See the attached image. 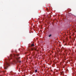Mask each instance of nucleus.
Segmentation results:
<instances>
[{
	"instance_id": "obj_10",
	"label": "nucleus",
	"mask_w": 76,
	"mask_h": 76,
	"mask_svg": "<svg viewBox=\"0 0 76 76\" xmlns=\"http://www.w3.org/2000/svg\"><path fill=\"white\" fill-rule=\"evenodd\" d=\"M20 63H21V61H20Z\"/></svg>"
},
{
	"instance_id": "obj_1",
	"label": "nucleus",
	"mask_w": 76,
	"mask_h": 76,
	"mask_svg": "<svg viewBox=\"0 0 76 76\" xmlns=\"http://www.w3.org/2000/svg\"><path fill=\"white\" fill-rule=\"evenodd\" d=\"M13 56L14 57V58H15V62H16V63H18V62H19V58H20V57H18V56H19V54H16V55H15V54H14Z\"/></svg>"
},
{
	"instance_id": "obj_6",
	"label": "nucleus",
	"mask_w": 76,
	"mask_h": 76,
	"mask_svg": "<svg viewBox=\"0 0 76 76\" xmlns=\"http://www.w3.org/2000/svg\"><path fill=\"white\" fill-rule=\"evenodd\" d=\"M51 37V34H50L49 35V37Z\"/></svg>"
},
{
	"instance_id": "obj_7",
	"label": "nucleus",
	"mask_w": 76,
	"mask_h": 76,
	"mask_svg": "<svg viewBox=\"0 0 76 76\" xmlns=\"http://www.w3.org/2000/svg\"><path fill=\"white\" fill-rule=\"evenodd\" d=\"M31 49L32 51H33V50H34V48H31Z\"/></svg>"
},
{
	"instance_id": "obj_9",
	"label": "nucleus",
	"mask_w": 76,
	"mask_h": 76,
	"mask_svg": "<svg viewBox=\"0 0 76 76\" xmlns=\"http://www.w3.org/2000/svg\"><path fill=\"white\" fill-rule=\"evenodd\" d=\"M34 50H35V51L37 50V49L34 48Z\"/></svg>"
},
{
	"instance_id": "obj_3",
	"label": "nucleus",
	"mask_w": 76,
	"mask_h": 76,
	"mask_svg": "<svg viewBox=\"0 0 76 76\" xmlns=\"http://www.w3.org/2000/svg\"><path fill=\"white\" fill-rule=\"evenodd\" d=\"M12 54H11L10 55V57H8V58L9 60H10V59H12Z\"/></svg>"
},
{
	"instance_id": "obj_8",
	"label": "nucleus",
	"mask_w": 76,
	"mask_h": 76,
	"mask_svg": "<svg viewBox=\"0 0 76 76\" xmlns=\"http://www.w3.org/2000/svg\"><path fill=\"white\" fill-rule=\"evenodd\" d=\"M66 52H69V51H67V50H66Z\"/></svg>"
},
{
	"instance_id": "obj_2",
	"label": "nucleus",
	"mask_w": 76,
	"mask_h": 76,
	"mask_svg": "<svg viewBox=\"0 0 76 76\" xmlns=\"http://www.w3.org/2000/svg\"><path fill=\"white\" fill-rule=\"evenodd\" d=\"M9 63H8L7 62H6L5 64L4 65V69H7V67H8V66H9L10 65L9 64Z\"/></svg>"
},
{
	"instance_id": "obj_4",
	"label": "nucleus",
	"mask_w": 76,
	"mask_h": 76,
	"mask_svg": "<svg viewBox=\"0 0 76 76\" xmlns=\"http://www.w3.org/2000/svg\"><path fill=\"white\" fill-rule=\"evenodd\" d=\"M34 45H34V44H31V47H34Z\"/></svg>"
},
{
	"instance_id": "obj_5",
	"label": "nucleus",
	"mask_w": 76,
	"mask_h": 76,
	"mask_svg": "<svg viewBox=\"0 0 76 76\" xmlns=\"http://www.w3.org/2000/svg\"><path fill=\"white\" fill-rule=\"evenodd\" d=\"M35 72H38V70H37V69H36L35 71Z\"/></svg>"
}]
</instances>
